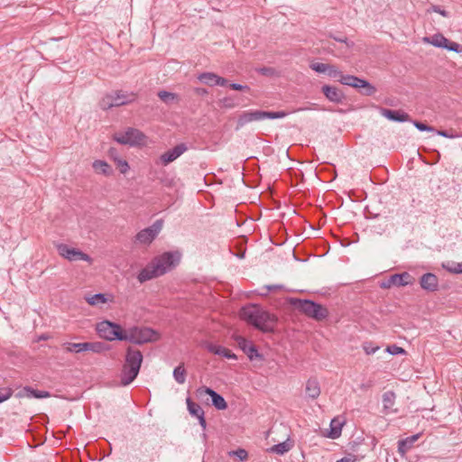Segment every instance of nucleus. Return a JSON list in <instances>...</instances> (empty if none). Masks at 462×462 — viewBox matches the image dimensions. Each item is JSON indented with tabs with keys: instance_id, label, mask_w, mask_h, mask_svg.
Masks as SVG:
<instances>
[{
	"instance_id": "29",
	"label": "nucleus",
	"mask_w": 462,
	"mask_h": 462,
	"mask_svg": "<svg viewBox=\"0 0 462 462\" xmlns=\"http://www.w3.org/2000/svg\"><path fill=\"white\" fill-rule=\"evenodd\" d=\"M186 403L189 413L191 416L198 418L199 416L205 413L203 409L198 403L194 402L189 397L187 398Z\"/></svg>"
},
{
	"instance_id": "9",
	"label": "nucleus",
	"mask_w": 462,
	"mask_h": 462,
	"mask_svg": "<svg viewBox=\"0 0 462 462\" xmlns=\"http://www.w3.org/2000/svg\"><path fill=\"white\" fill-rule=\"evenodd\" d=\"M145 139V135L138 129L129 127L125 133L116 134L114 140L120 144H128L135 146L141 144Z\"/></svg>"
},
{
	"instance_id": "42",
	"label": "nucleus",
	"mask_w": 462,
	"mask_h": 462,
	"mask_svg": "<svg viewBox=\"0 0 462 462\" xmlns=\"http://www.w3.org/2000/svg\"><path fill=\"white\" fill-rule=\"evenodd\" d=\"M413 125L420 132H433L434 128L420 121H411Z\"/></svg>"
},
{
	"instance_id": "17",
	"label": "nucleus",
	"mask_w": 462,
	"mask_h": 462,
	"mask_svg": "<svg viewBox=\"0 0 462 462\" xmlns=\"http://www.w3.org/2000/svg\"><path fill=\"white\" fill-rule=\"evenodd\" d=\"M381 114L384 117H386L388 120L393 121V122L403 123V122L411 121L409 114H407L402 110H393V109L382 108Z\"/></svg>"
},
{
	"instance_id": "58",
	"label": "nucleus",
	"mask_w": 462,
	"mask_h": 462,
	"mask_svg": "<svg viewBox=\"0 0 462 462\" xmlns=\"http://www.w3.org/2000/svg\"><path fill=\"white\" fill-rule=\"evenodd\" d=\"M226 106H229L230 107L231 106L230 102H227V104H226Z\"/></svg>"
},
{
	"instance_id": "55",
	"label": "nucleus",
	"mask_w": 462,
	"mask_h": 462,
	"mask_svg": "<svg viewBox=\"0 0 462 462\" xmlns=\"http://www.w3.org/2000/svg\"><path fill=\"white\" fill-rule=\"evenodd\" d=\"M356 457L355 456H348L344 457L341 459L337 460V462H356Z\"/></svg>"
},
{
	"instance_id": "21",
	"label": "nucleus",
	"mask_w": 462,
	"mask_h": 462,
	"mask_svg": "<svg viewBox=\"0 0 462 462\" xmlns=\"http://www.w3.org/2000/svg\"><path fill=\"white\" fill-rule=\"evenodd\" d=\"M18 398H36V399H42L47 398L51 396V393L46 391H38L34 390L33 388L30 386L23 387L21 391H19L16 394Z\"/></svg>"
},
{
	"instance_id": "10",
	"label": "nucleus",
	"mask_w": 462,
	"mask_h": 462,
	"mask_svg": "<svg viewBox=\"0 0 462 462\" xmlns=\"http://www.w3.org/2000/svg\"><path fill=\"white\" fill-rule=\"evenodd\" d=\"M196 395L199 399H203L204 396L208 395L211 397V404L219 411H224L227 408V403L224 397L214 391L213 389L207 387V386H201L197 389Z\"/></svg>"
},
{
	"instance_id": "15",
	"label": "nucleus",
	"mask_w": 462,
	"mask_h": 462,
	"mask_svg": "<svg viewBox=\"0 0 462 462\" xmlns=\"http://www.w3.org/2000/svg\"><path fill=\"white\" fill-rule=\"evenodd\" d=\"M263 119V111L262 110H251L245 111L242 115L239 116L236 124V129H239L245 125L246 124L253 121H261Z\"/></svg>"
},
{
	"instance_id": "20",
	"label": "nucleus",
	"mask_w": 462,
	"mask_h": 462,
	"mask_svg": "<svg viewBox=\"0 0 462 462\" xmlns=\"http://www.w3.org/2000/svg\"><path fill=\"white\" fill-rule=\"evenodd\" d=\"M161 270L158 265L152 266V262H151L146 267L142 269L137 275V280L140 283H143L147 281H150L153 278L159 277L158 271Z\"/></svg>"
},
{
	"instance_id": "54",
	"label": "nucleus",
	"mask_w": 462,
	"mask_h": 462,
	"mask_svg": "<svg viewBox=\"0 0 462 462\" xmlns=\"http://www.w3.org/2000/svg\"><path fill=\"white\" fill-rule=\"evenodd\" d=\"M437 134L440 136L446 137V138H453L455 135L452 134H449L448 131L444 130H439L437 131Z\"/></svg>"
},
{
	"instance_id": "4",
	"label": "nucleus",
	"mask_w": 462,
	"mask_h": 462,
	"mask_svg": "<svg viewBox=\"0 0 462 462\" xmlns=\"http://www.w3.org/2000/svg\"><path fill=\"white\" fill-rule=\"evenodd\" d=\"M288 301L300 312L316 321H322L328 317V310L325 306L311 300L289 298Z\"/></svg>"
},
{
	"instance_id": "22",
	"label": "nucleus",
	"mask_w": 462,
	"mask_h": 462,
	"mask_svg": "<svg viewBox=\"0 0 462 462\" xmlns=\"http://www.w3.org/2000/svg\"><path fill=\"white\" fill-rule=\"evenodd\" d=\"M207 349L208 352H210L214 355L221 356L227 359H233V360L237 359V356L236 354L232 353L229 349H227L224 346H221L208 344L207 346Z\"/></svg>"
},
{
	"instance_id": "23",
	"label": "nucleus",
	"mask_w": 462,
	"mask_h": 462,
	"mask_svg": "<svg viewBox=\"0 0 462 462\" xmlns=\"http://www.w3.org/2000/svg\"><path fill=\"white\" fill-rule=\"evenodd\" d=\"M305 393L307 397L315 400L320 394V387L317 379L310 378L306 383Z\"/></svg>"
},
{
	"instance_id": "51",
	"label": "nucleus",
	"mask_w": 462,
	"mask_h": 462,
	"mask_svg": "<svg viewBox=\"0 0 462 462\" xmlns=\"http://www.w3.org/2000/svg\"><path fill=\"white\" fill-rule=\"evenodd\" d=\"M330 37L333 38L335 41H337L338 42L346 43L347 46H352L353 45V42L348 43L347 38H346V37H336V36H333V35H330Z\"/></svg>"
},
{
	"instance_id": "18",
	"label": "nucleus",
	"mask_w": 462,
	"mask_h": 462,
	"mask_svg": "<svg viewBox=\"0 0 462 462\" xmlns=\"http://www.w3.org/2000/svg\"><path fill=\"white\" fill-rule=\"evenodd\" d=\"M420 287L428 291L433 292L439 290L438 277L431 273H424L420 279Z\"/></svg>"
},
{
	"instance_id": "14",
	"label": "nucleus",
	"mask_w": 462,
	"mask_h": 462,
	"mask_svg": "<svg viewBox=\"0 0 462 462\" xmlns=\"http://www.w3.org/2000/svg\"><path fill=\"white\" fill-rule=\"evenodd\" d=\"M188 150V146L186 143H181L174 146L172 149H170L163 152L160 156V161L163 165H168L169 163L174 162L180 155H182Z\"/></svg>"
},
{
	"instance_id": "53",
	"label": "nucleus",
	"mask_w": 462,
	"mask_h": 462,
	"mask_svg": "<svg viewBox=\"0 0 462 462\" xmlns=\"http://www.w3.org/2000/svg\"><path fill=\"white\" fill-rule=\"evenodd\" d=\"M199 420V425L202 427L203 430H206L207 428V421H206V419H205V413L199 416L197 418Z\"/></svg>"
},
{
	"instance_id": "52",
	"label": "nucleus",
	"mask_w": 462,
	"mask_h": 462,
	"mask_svg": "<svg viewBox=\"0 0 462 462\" xmlns=\"http://www.w3.org/2000/svg\"><path fill=\"white\" fill-rule=\"evenodd\" d=\"M378 349H379V347H378V346H375V347L367 346H364V350H365V352L367 355L374 354Z\"/></svg>"
},
{
	"instance_id": "28",
	"label": "nucleus",
	"mask_w": 462,
	"mask_h": 462,
	"mask_svg": "<svg viewBox=\"0 0 462 462\" xmlns=\"http://www.w3.org/2000/svg\"><path fill=\"white\" fill-rule=\"evenodd\" d=\"M424 41L435 47L446 49L448 39L441 33H436L431 37H425Z\"/></svg>"
},
{
	"instance_id": "5",
	"label": "nucleus",
	"mask_w": 462,
	"mask_h": 462,
	"mask_svg": "<svg viewBox=\"0 0 462 462\" xmlns=\"http://www.w3.org/2000/svg\"><path fill=\"white\" fill-rule=\"evenodd\" d=\"M125 341H129L135 345H143L149 342H154L159 339V333L148 327L133 326L125 329Z\"/></svg>"
},
{
	"instance_id": "37",
	"label": "nucleus",
	"mask_w": 462,
	"mask_h": 462,
	"mask_svg": "<svg viewBox=\"0 0 462 462\" xmlns=\"http://www.w3.org/2000/svg\"><path fill=\"white\" fill-rule=\"evenodd\" d=\"M99 106L103 110H108L115 106L111 94H106L104 97H102V99L99 101Z\"/></svg>"
},
{
	"instance_id": "44",
	"label": "nucleus",
	"mask_w": 462,
	"mask_h": 462,
	"mask_svg": "<svg viewBox=\"0 0 462 462\" xmlns=\"http://www.w3.org/2000/svg\"><path fill=\"white\" fill-rule=\"evenodd\" d=\"M445 50L460 53L462 52V45L448 40Z\"/></svg>"
},
{
	"instance_id": "32",
	"label": "nucleus",
	"mask_w": 462,
	"mask_h": 462,
	"mask_svg": "<svg viewBox=\"0 0 462 462\" xmlns=\"http://www.w3.org/2000/svg\"><path fill=\"white\" fill-rule=\"evenodd\" d=\"M186 374L184 364H180L174 368L172 375L178 383L182 384L186 381Z\"/></svg>"
},
{
	"instance_id": "38",
	"label": "nucleus",
	"mask_w": 462,
	"mask_h": 462,
	"mask_svg": "<svg viewBox=\"0 0 462 462\" xmlns=\"http://www.w3.org/2000/svg\"><path fill=\"white\" fill-rule=\"evenodd\" d=\"M159 98L166 104H170L177 98L176 94L168 92L166 90H161L158 92Z\"/></svg>"
},
{
	"instance_id": "26",
	"label": "nucleus",
	"mask_w": 462,
	"mask_h": 462,
	"mask_svg": "<svg viewBox=\"0 0 462 462\" xmlns=\"http://www.w3.org/2000/svg\"><path fill=\"white\" fill-rule=\"evenodd\" d=\"M344 423L345 421L338 418L332 419L330 421V430L328 434V437L332 439H337L341 435Z\"/></svg>"
},
{
	"instance_id": "24",
	"label": "nucleus",
	"mask_w": 462,
	"mask_h": 462,
	"mask_svg": "<svg viewBox=\"0 0 462 462\" xmlns=\"http://www.w3.org/2000/svg\"><path fill=\"white\" fill-rule=\"evenodd\" d=\"M420 434H414L398 441V452L403 456L410 450L414 442L418 440Z\"/></svg>"
},
{
	"instance_id": "6",
	"label": "nucleus",
	"mask_w": 462,
	"mask_h": 462,
	"mask_svg": "<svg viewBox=\"0 0 462 462\" xmlns=\"http://www.w3.org/2000/svg\"><path fill=\"white\" fill-rule=\"evenodd\" d=\"M97 331L100 337L108 341H123L125 338V329L121 325L109 320H103L97 323Z\"/></svg>"
},
{
	"instance_id": "2",
	"label": "nucleus",
	"mask_w": 462,
	"mask_h": 462,
	"mask_svg": "<svg viewBox=\"0 0 462 462\" xmlns=\"http://www.w3.org/2000/svg\"><path fill=\"white\" fill-rule=\"evenodd\" d=\"M326 74L330 78L336 79L342 85L352 87L364 96H373L376 92V88L366 79L354 75H345L334 65H328Z\"/></svg>"
},
{
	"instance_id": "13",
	"label": "nucleus",
	"mask_w": 462,
	"mask_h": 462,
	"mask_svg": "<svg viewBox=\"0 0 462 462\" xmlns=\"http://www.w3.org/2000/svg\"><path fill=\"white\" fill-rule=\"evenodd\" d=\"M236 342L237 343L240 349L247 356L249 360H263V356L259 353L256 346L253 344L252 341L247 340L244 337L236 336L235 337Z\"/></svg>"
},
{
	"instance_id": "43",
	"label": "nucleus",
	"mask_w": 462,
	"mask_h": 462,
	"mask_svg": "<svg viewBox=\"0 0 462 462\" xmlns=\"http://www.w3.org/2000/svg\"><path fill=\"white\" fill-rule=\"evenodd\" d=\"M229 456H236L241 461H244L248 457V453L245 449L244 448H238L236 450H234V451H230L229 452Z\"/></svg>"
},
{
	"instance_id": "1",
	"label": "nucleus",
	"mask_w": 462,
	"mask_h": 462,
	"mask_svg": "<svg viewBox=\"0 0 462 462\" xmlns=\"http://www.w3.org/2000/svg\"><path fill=\"white\" fill-rule=\"evenodd\" d=\"M239 315L246 323L263 333L273 332L278 321L276 315L264 310L256 304L244 306Z\"/></svg>"
},
{
	"instance_id": "25",
	"label": "nucleus",
	"mask_w": 462,
	"mask_h": 462,
	"mask_svg": "<svg viewBox=\"0 0 462 462\" xmlns=\"http://www.w3.org/2000/svg\"><path fill=\"white\" fill-rule=\"evenodd\" d=\"M111 96L113 97V103L115 104V106H121L134 100V94L126 95L122 91L111 93Z\"/></svg>"
},
{
	"instance_id": "27",
	"label": "nucleus",
	"mask_w": 462,
	"mask_h": 462,
	"mask_svg": "<svg viewBox=\"0 0 462 462\" xmlns=\"http://www.w3.org/2000/svg\"><path fill=\"white\" fill-rule=\"evenodd\" d=\"M93 169L98 174L105 176H110L113 173L112 167L105 161L96 160L93 164Z\"/></svg>"
},
{
	"instance_id": "12",
	"label": "nucleus",
	"mask_w": 462,
	"mask_h": 462,
	"mask_svg": "<svg viewBox=\"0 0 462 462\" xmlns=\"http://www.w3.org/2000/svg\"><path fill=\"white\" fill-rule=\"evenodd\" d=\"M57 250L60 255L70 262L79 260L91 262V257L88 254L79 249L70 248L68 245L60 244L57 245Z\"/></svg>"
},
{
	"instance_id": "31",
	"label": "nucleus",
	"mask_w": 462,
	"mask_h": 462,
	"mask_svg": "<svg viewBox=\"0 0 462 462\" xmlns=\"http://www.w3.org/2000/svg\"><path fill=\"white\" fill-rule=\"evenodd\" d=\"M64 347L67 352L70 353H82L87 351L86 342L83 343H70L66 342Z\"/></svg>"
},
{
	"instance_id": "57",
	"label": "nucleus",
	"mask_w": 462,
	"mask_h": 462,
	"mask_svg": "<svg viewBox=\"0 0 462 462\" xmlns=\"http://www.w3.org/2000/svg\"><path fill=\"white\" fill-rule=\"evenodd\" d=\"M245 254V252H242L241 254H237V257L244 258Z\"/></svg>"
},
{
	"instance_id": "47",
	"label": "nucleus",
	"mask_w": 462,
	"mask_h": 462,
	"mask_svg": "<svg viewBox=\"0 0 462 462\" xmlns=\"http://www.w3.org/2000/svg\"><path fill=\"white\" fill-rule=\"evenodd\" d=\"M117 166L119 167V171L121 173H126L129 170V164L125 160L117 159L116 160Z\"/></svg>"
},
{
	"instance_id": "49",
	"label": "nucleus",
	"mask_w": 462,
	"mask_h": 462,
	"mask_svg": "<svg viewBox=\"0 0 462 462\" xmlns=\"http://www.w3.org/2000/svg\"><path fill=\"white\" fill-rule=\"evenodd\" d=\"M282 288V285H280V284L267 285L263 288V290H265V291L259 292V294L262 296H266L270 291L279 290Z\"/></svg>"
},
{
	"instance_id": "36",
	"label": "nucleus",
	"mask_w": 462,
	"mask_h": 462,
	"mask_svg": "<svg viewBox=\"0 0 462 462\" xmlns=\"http://www.w3.org/2000/svg\"><path fill=\"white\" fill-rule=\"evenodd\" d=\"M287 115L285 111H263V119H280Z\"/></svg>"
},
{
	"instance_id": "30",
	"label": "nucleus",
	"mask_w": 462,
	"mask_h": 462,
	"mask_svg": "<svg viewBox=\"0 0 462 462\" xmlns=\"http://www.w3.org/2000/svg\"><path fill=\"white\" fill-rule=\"evenodd\" d=\"M292 448V445L287 439L286 441L278 443L273 445L270 450L273 453L278 454V455H283L284 453L288 452Z\"/></svg>"
},
{
	"instance_id": "7",
	"label": "nucleus",
	"mask_w": 462,
	"mask_h": 462,
	"mask_svg": "<svg viewBox=\"0 0 462 462\" xmlns=\"http://www.w3.org/2000/svg\"><path fill=\"white\" fill-rule=\"evenodd\" d=\"M180 254L177 251L175 252H165L156 257H154L152 262V266L158 265L161 270L158 271L159 277L164 275L165 273L171 272L174 269L180 261Z\"/></svg>"
},
{
	"instance_id": "45",
	"label": "nucleus",
	"mask_w": 462,
	"mask_h": 462,
	"mask_svg": "<svg viewBox=\"0 0 462 462\" xmlns=\"http://www.w3.org/2000/svg\"><path fill=\"white\" fill-rule=\"evenodd\" d=\"M328 64L319 62L312 63L310 64V69L318 73H326L328 69Z\"/></svg>"
},
{
	"instance_id": "50",
	"label": "nucleus",
	"mask_w": 462,
	"mask_h": 462,
	"mask_svg": "<svg viewBox=\"0 0 462 462\" xmlns=\"http://www.w3.org/2000/svg\"><path fill=\"white\" fill-rule=\"evenodd\" d=\"M432 10L435 12V13H438L440 15H442L443 17H448V13L443 9H441L439 5H433L432 7Z\"/></svg>"
},
{
	"instance_id": "34",
	"label": "nucleus",
	"mask_w": 462,
	"mask_h": 462,
	"mask_svg": "<svg viewBox=\"0 0 462 462\" xmlns=\"http://www.w3.org/2000/svg\"><path fill=\"white\" fill-rule=\"evenodd\" d=\"M395 393L393 391H387L383 394V404L385 410L392 409L395 402Z\"/></svg>"
},
{
	"instance_id": "40",
	"label": "nucleus",
	"mask_w": 462,
	"mask_h": 462,
	"mask_svg": "<svg viewBox=\"0 0 462 462\" xmlns=\"http://www.w3.org/2000/svg\"><path fill=\"white\" fill-rule=\"evenodd\" d=\"M386 351L393 356L404 355L406 353L402 347L396 345L388 346Z\"/></svg>"
},
{
	"instance_id": "46",
	"label": "nucleus",
	"mask_w": 462,
	"mask_h": 462,
	"mask_svg": "<svg viewBox=\"0 0 462 462\" xmlns=\"http://www.w3.org/2000/svg\"><path fill=\"white\" fill-rule=\"evenodd\" d=\"M256 71L263 76H273L275 74V69L272 67H262L259 69H256Z\"/></svg>"
},
{
	"instance_id": "41",
	"label": "nucleus",
	"mask_w": 462,
	"mask_h": 462,
	"mask_svg": "<svg viewBox=\"0 0 462 462\" xmlns=\"http://www.w3.org/2000/svg\"><path fill=\"white\" fill-rule=\"evenodd\" d=\"M14 391L9 388H2L0 389V403L5 402L13 395Z\"/></svg>"
},
{
	"instance_id": "39",
	"label": "nucleus",
	"mask_w": 462,
	"mask_h": 462,
	"mask_svg": "<svg viewBox=\"0 0 462 462\" xmlns=\"http://www.w3.org/2000/svg\"><path fill=\"white\" fill-rule=\"evenodd\" d=\"M87 301L90 305H97L99 303H105L106 301V298L103 293H97L91 297H88Z\"/></svg>"
},
{
	"instance_id": "3",
	"label": "nucleus",
	"mask_w": 462,
	"mask_h": 462,
	"mask_svg": "<svg viewBox=\"0 0 462 462\" xmlns=\"http://www.w3.org/2000/svg\"><path fill=\"white\" fill-rule=\"evenodd\" d=\"M143 360L142 352L133 346L126 348L125 364L123 365L120 383L122 385L126 386L130 384L137 377L141 365Z\"/></svg>"
},
{
	"instance_id": "56",
	"label": "nucleus",
	"mask_w": 462,
	"mask_h": 462,
	"mask_svg": "<svg viewBox=\"0 0 462 462\" xmlns=\"http://www.w3.org/2000/svg\"><path fill=\"white\" fill-rule=\"evenodd\" d=\"M195 92L199 96H204L208 94V90L204 88H195Z\"/></svg>"
},
{
	"instance_id": "19",
	"label": "nucleus",
	"mask_w": 462,
	"mask_h": 462,
	"mask_svg": "<svg viewBox=\"0 0 462 462\" xmlns=\"http://www.w3.org/2000/svg\"><path fill=\"white\" fill-rule=\"evenodd\" d=\"M199 79L208 86H226L227 79L222 78L213 72H204L199 76Z\"/></svg>"
},
{
	"instance_id": "35",
	"label": "nucleus",
	"mask_w": 462,
	"mask_h": 462,
	"mask_svg": "<svg viewBox=\"0 0 462 462\" xmlns=\"http://www.w3.org/2000/svg\"><path fill=\"white\" fill-rule=\"evenodd\" d=\"M442 267L451 273L462 274V263L448 262Z\"/></svg>"
},
{
	"instance_id": "11",
	"label": "nucleus",
	"mask_w": 462,
	"mask_h": 462,
	"mask_svg": "<svg viewBox=\"0 0 462 462\" xmlns=\"http://www.w3.org/2000/svg\"><path fill=\"white\" fill-rule=\"evenodd\" d=\"M414 282V278L407 272L402 273H394L380 283V288L390 289L393 286L402 287L411 285Z\"/></svg>"
},
{
	"instance_id": "8",
	"label": "nucleus",
	"mask_w": 462,
	"mask_h": 462,
	"mask_svg": "<svg viewBox=\"0 0 462 462\" xmlns=\"http://www.w3.org/2000/svg\"><path fill=\"white\" fill-rule=\"evenodd\" d=\"M163 226V220L157 219L152 226L142 229L134 236V242L141 245H150L160 234Z\"/></svg>"
},
{
	"instance_id": "16",
	"label": "nucleus",
	"mask_w": 462,
	"mask_h": 462,
	"mask_svg": "<svg viewBox=\"0 0 462 462\" xmlns=\"http://www.w3.org/2000/svg\"><path fill=\"white\" fill-rule=\"evenodd\" d=\"M322 93L330 102L336 104H342L345 99V94L336 87L324 85L322 87Z\"/></svg>"
},
{
	"instance_id": "33",
	"label": "nucleus",
	"mask_w": 462,
	"mask_h": 462,
	"mask_svg": "<svg viewBox=\"0 0 462 462\" xmlns=\"http://www.w3.org/2000/svg\"><path fill=\"white\" fill-rule=\"evenodd\" d=\"M87 351L94 353H102L108 349V346L103 342H86Z\"/></svg>"
},
{
	"instance_id": "59",
	"label": "nucleus",
	"mask_w": 462,
	"mask_h": 462,
	"mask_svg": "<svg viewBox=\"0 0 462 462\" xmlns=\"http://www.w3.org/2000/svg\"><path fill=\"white\" fill-rule=\"evenodd\" d=\"M226 106H229L230 107L231 106L230 102H227V104H226Z\"/></svg>"
},
{
	"instance_id": "48",
	"label": "nucleus",
	"mask_w": 462,
	"mask_h": 462,
	"mask_svg": "<svg viewBox=\"0 0 462 462\" xmlns=\"http://www.w3.org/2000/svg\"><path fill=\"white\" fill-rule=\"evenodd\" d=\"M230 88L236 91H249L250 88L247 85H242L239 83H231L229 85Z\"/></svg>"
}]
</instances>
